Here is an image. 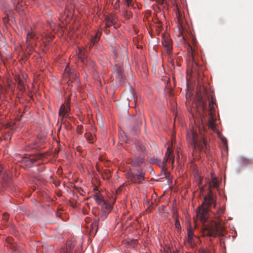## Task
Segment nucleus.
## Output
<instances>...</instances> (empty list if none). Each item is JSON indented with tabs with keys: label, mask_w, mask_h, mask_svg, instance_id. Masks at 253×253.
I'll return each instance as SVG.
<instances>
[{
	"label": "nucleus",
	"mask_w": 253,
	"mask_h": 253,
	"mask_svg": "<svg viewBox=\"0 0 253 253\" xmlns=\"http://www.w3.org/2000/svg\"><path fill=\"white\" fill-rule=\"evenodd\" d=\"M217 180L215 177H212L209 187L210 189L209 195L204 198V202L196 211L197 218L203 223L202 230L205 236L215 237L217 235H221L224 230V228L220 223L216 222L213 220L210 221L207 224L205 223L209 217V207L212 206V205H213L214 207H215V203L212 196L211 189V187L217 188Z\"/></svg>",
	"instance_id": "f257e3e1"
},
{
	"label": "nucleus",
	"mask_w": 253,
	"mask_h": 253,
	"mask_svg": "<svg viewBox=\"0 0 253 253\" xmlns=\"http://www.w3.org/2000/svg\"><path fill=\"white\" fill-rule=\"evenodd\" d=\"M115 70L114 75L117 84L119 86L124 85L126 83V76L123 67L121 65L116 66Z\"/></svg>",
	"instance_id": "f03ea898"
},
{
	"label": "nucleus",
	"mask_w": 253,
	"mask_h": 253,
	"mask_svg": "<svg viewBox=\"0 0 253 253\" xmlns=\"http://www.w3.org/2000/svg\"><path fill=\"white\" fill-rule=\"evenodd\" d=\"M127 178L132 183L140 184L144 180V173L142 169L138 170L136 174L128 173Z\"/></svg>",
	"instance_id": "7ed1b4c3"
},
{
	"label": "nucleus",
	"mask_w": 253,
	"mask_h": 253,
	"mask_svg": "<svg viewBox=\"0 0 253 253\" xmlns=\"http://www.w3.org/2000/svg\"><path fill=\"white\" fill-rule=\"evenodd\" d=\"M63 77L65 79H69L68 82L71 81L72 83L74 80H76L78 78V76L75 70L71 69L67 65L65 69Z\"/></svg>",
	"instance_id": "20e7f679"
},
{
	"label": "nucleus",
	"mask_w": 253,
	"mask_h": 253,
	"mask_svg": "<svg viewBox=\"0 0 253 253\" xmlns=\"http://www.w3.org/2000/svg\"><path fill=\"white\" fill-rule=\"evenodd\" d=\"M162 43L167 51V53L169 54L172 49L171 39L167 35H164L162 39Z\"/></svg>",
	"instance_id": "39448f33"
},
{
	"label": "nucleus",
	"mask_w": 253,
	"mask_h": 253,
	"mask_svg": "<svg viewBox=\"0 0 253 253\" xmlns=\"http://www.w3.org/2000/svg\"><path fill=\"white\" fill-rule=\"evenodd\" d=\"M70 109V103L67 102L66 105L62 104L59 110V116L61 118V122L63 121L64 118L68 117Z\"/></svg>",
	"instance_id": "423d86ee"
},
{
	"label": "nucleus",
	"mask_w": 253,
	"mask_h": 253,
	"mask_svg": "<svg viewBox=\"0 0 253 253\" xmlns=\"http://www.w3.org/2000/svg\"><path fill=\"white\" fill-rule=\"evenodd\" d=\"M164 161L167 163L168 162H171L172 164H173L174 162V156L173 155V150L172 149V145H169L167 149V151L165 154V157Z\"/></svg>",
	"instance_id": "0eeeda50"
},
{
	"label": "nucleus",
	"mask_w": 253,
	"mask_h": 253,
	"mask_svg": "<svg viewBox=\"0 0 253 253\" xmlns=\"http://www.w3.org/2000/svg\"><path fill=\"white\" fill-rule=\"evenodd\" d=\"M192 139V143L194 145L195 147H201V148L203 150H204L205 148L207 149V143L206 141L203 139L201 142L199 143L198 141L196 138V134L194 133L193 132H191Z\"/></svg>",
	"instance_id": "6e6552de"
},
{
	"label": "nucleus",
	"mask_w": 253,
	"mask_h": 253,
	"mask_svg": "<svg viewBox=\"0 0 253 253\" xmlns=\"http://www.w3.org/2000/svg\"><path fill=\"white\" fill-rule=\"evenodd\" d=\"M145 163L143 156L136 157L130 160L129 163L134 167H139Z\"/></svg>",
	"instance_id": "1a4fd4ad"
},
{
	"label": "nucleus",
	"mask_w": 253,
	"mask_h": 253,
	"mask_svg": "<svg viewBox=\"0 0 253 253\" xmlns=\"http://www.w3.org/2000/svg\"><path fill=\"white\" fill-rule=\"evenodd\" d=\"M35 35L33 33H29L27 35L26 43L27 44V47L29 48L30 51H32L33 44H35V42H31V40H34Z\"/></svg>",
	"instance_id": "9d476101"
},
{
	"label": "nucleus",
	"mask_w": 253,
	"mask_h": 253,
	"mask_svg": "<svg viewBox=\"0 0 253 253\" xmlns=\"http://www.w3.org/2000/svg\"><path fill=\"white\" fill-rule=\"evenodd\" d=\"M100 35L101 33L97 32L95 33V35L91 36L89 45L90 48L92 47L99 41Z\"/></svg>",
	"instance_id": "9b49d317"
},
{
	"label": "nucleus",
	"mask_w": 253,
	"mask_h": 253,
	"mask_svg": "<svg viewBox=\"0 0 253 253\" xmlns=\"http://www.w3.org/2000/svg\"><path fill=\"white\" fill-rule=\"evenodd\" d=\"M209 116L208 121L209 127L211 128L212 130H214L215 129V115H209Z\"/></svg>",
	"instance_id": "f8f14e48"
},
{
	"label": "nucleus",
	"mask_w": 253,
	"mask_h": 253,
	"mask_svg": "<svg viewBox=\"0 0 253 253\" xmlns=\"http://www.w3.org/2000/svg\"><path fill=\"white\" fill-rule=\"evenodd\" d=\"M215 100L213 99V96L211 97V100L209 103V115H215Z\"/></svg>",
	"instance_id": "ddd939ff"
},
{
	"label": "nucleus",
	"mask_w": 253,
	"mask_h": 253,
	"mask_svg": "<svg viewBox=\"0 0 253 253\" xmlns=\"http://www.w3.org/2000/svg\"><path fill=\"white\" fill-rule=\"evenodd\" d=\"M187 50L189 55L191 57L192 61L195 62V56L197 52L196 51L195 49L191 45H189Z\"/></svg>",
	"instance_id": "4468645a"
},
{
	"label": "nucleus",
	"mask_w": 253,
	"mask_h": 253,
	"mask_svg": "<svg viewBox=\"0 0 253 253\" xmlns=\"http://www.w3.org/2000/svg\"><path fill=\"white\" fill-rule=\"evenodd\" d=\"M124 96L125 98L128 101V103L132 100H134V101L135 102V100L134 98V94L131 90H130L126 92L124 94Z\"/></svg>",
	"instance_id": "2eb2a0df"
},
{
	"label": "nucleus",
	"mask_w": 253,
	"mask_h": 253,
	"mask_svg": "<svg viewBox=\"0 0 253 253\" xmlns=\"http://www.w3.org/2000/svg\"><path fill=\"white\" fill-rule=\"evenodd\" d=\"M106 25L107 27L113 25L116 23L115 18L114 16L107 17L105 18Z\"/></svg>",
	"instance_id": "dca6fc26"
},
{
	"label": "nucleus",
	"mask_w": 253,
	"mask_h": 253,
	"mask_svg": "<svg viewBox=\"0 0 253 253\" xmlns=\"http://www.w3.org/2000/svg\"><path fill=\"white\" fill-rule=\"evenodd\" d=\"M198 104L201 106V109L203 111H205L207 110L206 103L203 99L202 96H200L199 97Z\"/></svg>",
	"instance_id": "f3484780"
},
{
	"label": "nucleus",
	"mask_w": 253,
	"mask_h": 253,
	"mask_svg": "<svg viewBox=\"0 0 253 253\" xmlns=\"http://www.w3.org/2000/svg\"><path fill=\"white\" fill-rule=\"evenodd\" d=\"M225 209L222 207L219 209L214 213V217L215 218L219 219L224 213Z\"/></svg>",
	"instance_id": "a211bd4d"
},
{
	"label": "nucleus",
	"mask_w": 253,
	"mask_h": 253,
	"mask_svg": "<svg viewBox=\"0 0 253 253\" xmlns=\"http://www.w3.org/2000/svg\"><path fill=\"white\" fill-rule=\"evenodd\" d=\"M131 122L132 125L134 126H139L142 124L141 121H140V118L139 116H136L131 119Z\"/></svg>",
	"instance_id": "6ab92c4d"
},
{
	"label": "nucleus",
	"mask_w": 253,
	"mask_h": 253,
	"mask_svg": "<svg viewBox=\"0 0 253 253\" xmlns=\"http://www.w3.org/2000/svg\"><path fill=\"white\" fill-rule=\"evenodd\" d=\"M112 4L115 9H119L120 6V0H112Z\"/></svg>",
	"instance_id": "aec40b11"
},
{
	"label": "nucleus",
	"mask_w": 253,
	"mask_h": 253,
	"mask_svg": "<svg viewBox=\"0 0 253 253\" xmlns=\"http://www.w3.org/2000/svg\"><path fill=\"white\" fill-rule=\"evenodd\" d=\"M42 157V154H38L35 157L29 159V161L32 164L35 163L37 159H39Z\"/></svg>",
	"instance_id": "412c9836"
},
{
	"label": "nucleus",
	"mask_w": 253,
	"mask_h": 253,
	"mask_svg": "<svg viewBox=\"0 0 253 253\" xmlns=\"http://www.w3.org/2000/svg\"><path fill=\"white\" fill-rule=\"evenodd\" d=\"M124 12V16L126 18H129L131 16L132 14L130 11H128L127 9L124 8L123 9Z\"/></svg>",
	"instance_id": "4be33fe9"
},
{
	"label": "nucleus",
	"mask_w": 253,
	"mask_h": 253,
	"mask_svg": "<svg viewBox=\"0 0 253 253\" xmlns=\"http://www.w3.org/2000/svg\"><path fill=\"white\" fill-rule=\"evenodd\" d=\"M18 86L20 91H23L25 89L23 82L20 80L18 83Z\"/></svg>",
	"instance_id": "5701e85b"
},
{
	"label": "nucleus",
	"mask_w": 253,
	"mask_h": 253,
	"mask_svg": "<svg viewBox=\"0 0 253 253\" xmlns=\"http://www.w3.org/2000/svg\"><path fill=\"white\" fill-rule=\"evenodd\" d=\"M79 56L80 58H82L83 56L84 55L85 49L84 48H83L82 49L80 48H79Z\"/></svg>",
	"instance_id": "b1692460"
},
{
	"label": "nucleus",
	"mask_w": 253,
	"mask_h": 253,
	"mask_svg": "<svg viewBox=\"0 0 253 253\" xmlns=\"http://www.w3.org/2000/svg\"><path fill=\"white\" fill-rule=\"evenodd\" d=\"M193 237H188L187 238V241L191 247L195 245V242L193 241Z\"/></svg>",
	"instance_id": "393cba45"
},
{
	"label": "nucleus",
	"mask_w": 253,
	"mask_h": 253,
	"mask_svg": "<svg viewBox=\"0 0 253 253\" xmlns=\"http://www.w3.org/2000/svg\"><path fill=\"white\" fill-rule=\"evenodd\" d=\"M188 237H194V231L193 229L190 226L187 231Z\"/></svg>",
	"instance_id": "a878e982"
},
{
	"label": "nucleus",
	"mask_w": 253,
	"mask_h": 253,
	"mask_svg": "<svg viewBox=\"0 0 253 253\" xmlns=\"http://www.w3.org/2000/svg\"><path fill=\"white\" fill-rule=\"evenodd\" d=\"M96 201L98 204H101L103 202V197L100 195L97 196L96 197Z\"/></svg>",
	"instance_id": "bb28decb"
},
{
	"label": "nucleus",
	"mask_w": 253,
	"mask_h": 253,
	"mask_svg": "<svg viewBox=\"0 0 253 253\" xmlns=\"http://www.w3.org/2000/svg\"><path fill=\"white\" fill-rule=\"evenodd\" d=\"M125 2L126 4L127 7H129L133 6L132 0H125Z\"/></svg>",
	"instance_id": "cd10ccee"
},
{
	"label": "nucleus",
	"mask_w": 253,
	"mask_h": 253,
	"mask_svg": "<svg viewBox=\"0 0 253 253\" xmlns=\"http://www.w3.org/2000/svg\"><path fill=\"white\" fill-rule=\"evenodd\" d=\"M175 227L177 230H179L180 228V222L177 218L175 219Z\"/></svg>",
	"instance_id": "c85d7f7f"
},
{
	"label": "nucleus",
	"mask_w": 253,
	"mask_h": 253,
	"mask_svg": "<svg viewBox=\"0 0 253 253\" xmlns=\"http://www.w3.org/2000/svg\"><path fill=\"white\" fill-rule=\"evenodd\" d=\"M125 183H123L122 185H121V186H120V187L118 188V189L117 190V191L116 192L118 194V193H120L121 192V191L123 190V189L124 188V187H125Z\"/></svg>",
	"instance_id": "c756f323"
},
{
	"label": "nucleus",
	"mask_w": 253,
	"mask_h": 253,
	"mask_svg": "<svg viewBox=\"0 0 253 253\" xmlns=\"http://www.w3.org/2000/svg\"><path fill=\"white\" fill-rule=\"evenodd\" d=\"M164 175H165V177H166V178H168V177L169 175V173L167 170H165L164 171Z\"/></svg>",
	"instance_id": "7c9ffc66"
},
{
	"label": "nucleus",
	"mask_w": 253,
	"mask_h": 253,
	"mask_svg": "<svg viewBox=\"0 0 253 253\" xmlns=\"http://www.w3.org/2000/svg\"><path fill=\"white\" fill-rule=\"evenodd\" d=\"M157 1L161 5H163L164 3V0H157Z\"/></svg>",
	"instance_id": "2f4dec72"
},
{
	"label": "nucleus",
	"mask_w": 253,
	"mask_h": 253,
	"mask_svg": "<svg viewBox=\"0 0 253 253\" xmlns=\"http://www.w3.org/2000/svg\"><path fill=\"white\" fill-rule=\"evenodd\" d=\"M222 142L224 143V145H226L227 143V141L225 138H223L222 139Z\"/></svg>",
	"instance_id": "473e14b6"
},
{
	"label": "nucleus",
	"mask_w": 253,
	"mask_h": 253,
	"mask_svg": "<svg viewBox=\"0 0 253 253\" xmlns=\"http://www.w3.org/2000/svg\"><path fill=\"white\" fill-rule=\"evenodd\" d=\"M21 6V5L19 1H18V2H17V3H16V9L19 8Z\"/></svg>",
	"instance_id": "72a5a7b5"
},
{
	"label": "nucleus",
	"mask_w": 253,
	"mask_h": 253,
	"mask_svg": "<svg viewBox=\"0 0 253 253\" xmlns=\"http://www.w3.org/2000/svg\"><path fill=\"white\" fill-rule=\"evenodd\" d=\"M3 172V167L1 165H0V175L1 174V173Z\"/></svg>",
	"instance_id": "f704fd0d"
},
{
	"label": "nucleus",
	"mask_w": 253,
	"mask_h": 253,
	"mask_svg": "<svg viewBox=\"0 0 253 253\" xmlns=\"http://www.w3.org/2000/svg\"><path fill=\"white\" fill-rule=\"evenodd\" d=\"M18 1L17 0H12V2L14 6H15V4L17 3Z\"/></svg>",
	"instance_id": "c9c22d12"
},
{
	"label": "nucleus",
	"mask_w": 253,
	"mask_h": 253,
	"mask_svg": "<svg viewBox=\"0 0 253 253\" xmlns=\"http://www.w3.org/2000/svg\"><path fill=\"white\" fill-rule=\"evenodd\" d=\"M63 253H70V251H68V249L66 251H64ZM75 253H81L80 252L76 251Z\"/></svg>",
	"instance_id": "e433bc0d"
},
{
	"label": "nucleus",
	"mask_w": 253,
	"mask_h": 253,
	"mask_svg": "<svg viewBox=\"0 0 253 253\" xmlns=\"http://www.w3.org/2000/svg\"><path fill=\"white\" fill-rule=\"evenodd\" d=\"M200 253H209L208 251L203 250L200 252Z\"/></svg>",
	"instance_id": "4c0bfd02"
},
{
	"label": "nucleus",
	"mask_w": 253,
	"mask_h": 253,
	"mask_svg": "<svg viewBox=\"0 0 253 253\" xmlns=\"http://www.w3.org/2000/svg\"><path fill=\"white\" fill-rule=\"evenodd\" d=\"M132 242H133V244H137V243H138V242H137V240H133Z\"/></svg>",
	"instance_id": "58836bf2"
},
{
	"label": "nucleus",
	"mask_w": 253,
	"mask_h": 253,
	"mask_svg": "<svg viewBox=\"0 0 253 253\" xmlns=\"http://www.w3.org/2000/svg\"><path fill=\"white\" fill-rule=\"evenodd\" d=\"M106 212L103 211V215H106Z\"/></svg>",
	"instance_id": "ea45409f"
},
{
	"label": "nucleus",
	"mask_w": 253,
	"mask_h": 253,
	"mask_svg": "<svg viewBox=\"0 0 253 253\" xmlns=\"http://www.w3.org/2000/svg\"><path fill=\"white\" fill-rule=\"evenodd\" d=\"M35 147L33 146H32L30 149H34Z\"/></svg>",
	"instance_id": "a19ab883"
},
{
	"label": "nucleus",
	"mask_w": 253,
	"mask_h": 253,
	"mask_svg": "<svg viewBox=\"0 0 253 253\" xmlns=\"http://www.w3.org/2000/svg\"><path fill=\"white\" fill-rule=\"evenodd\" d=\"M53 38V37L52 36L50 37V39H51V40H52Z\"/></svg>",
	"instance_id": "79ce46f5"
},
{
	"label": "nucleus",
	"mask_w": 253,
	"mask_h": 253,
	"mask_svg": "<svg viewBox=\"0 0 253 253\" xmlns=\"http://www.w3.org/2000/svg\"><path fill=\"white\" fill-rule=\"evenodd\" d=\"M27 161H28L27 159L25 160V162H27Z\"/></svg>",
	"instance_id": "37998d69"
}]
</instances>
